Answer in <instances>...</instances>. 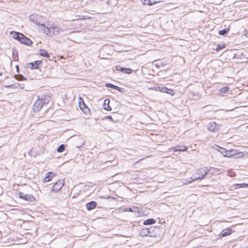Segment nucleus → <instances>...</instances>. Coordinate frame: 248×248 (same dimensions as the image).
Masks as SVG:
<instances>
[{"label": "nucleus", "instance_id": "4468645a", "mask_svg": "<svg viewBox=\"0 0 248 248\" xmlns=\"http://www.w3.org/2000/svg\"><path fill=\"white\" fill-rule=\"evenodd\" d=\"M105 86L107 88H112V89H115V90H117L118 91H119L120 92H122L123 93L124 92V88H122L121 87H120L117 85H114V84H112L111 83H107L105 84Z\"/></svg>", "mask_w": 248, "mask_h": 248}, {"label": "nucleus", "instance_id": "b1692460", "mask_svg": "<svg viewBox=\"0 0 248 248\" xmlns=\"http://www.w3.org/2000/svg\"><path fill=\"white\" fill-rule=\"evenodd\" d=\"M141 1L143 4L148 5H153L159 2V1H152V0H141Z\"/></svg>", "mask_w": 248, "mask_h": 248}, {"label": "nucleus", "instance_id": "7c9ffc66", "mask_svg": "<svg viewBox=\"0 0 248 248\" xmlns=\"http://www.w3.org/2000/svg\"><path fill=\"white\" fill-rule=\"evenodd\" d=\"M235 186L236 188H248V184L247 183H242V184H235Z\"/></svg>", "mask_w": 248, "mask_h": 248}, {"label": "nucleus", "instance_id": "2f4dec72", "mask_svg": "<svg viewBox=\"0 0 248 248\" xmlns=\"http://www.w3.org/2000/svg\"><path fill=\"white\" fill-rule=\"evenodd\" d=\"M229 89V88L228 86L223 87V88H220L219 90V93L220 94L225 93L228 91Z\"/></svg>", "mask_w": 248, "mask_h": 248}, {"label": "nucleus", "instance_id": "6ab92c4d", "mask_svg": "<svg viewBox=\"0 0 248 248\" xmlns=\"http://www.w3.org/2000/svg\"><path fill=\"white\" fill-rule=\"evenodd\" d=\"M232 232V229L230 228H227L222 231L220 233L221 237H224L230 235Z\"/></svg>", "mask_w": 248, "mask_h": 248}, {"label": "nucleus", "instance_id": "cd10ccee", "mask_svg": "<svg viewBox=\"0 0 248 248\" xmlns=\"http://www.w3.org/2000/svg\"><path fill=\"white\" fill-rule=\"evenodd\" d=\"M230 31L229 28H225L223 30H220L218 31V34L221 36H225L228 34Z\"/></svg>", "mask_w": 248, "mask_h": 248}, {"label": "nucleus", "instance_id": "f8f14e48", "mask_svg": "<svg viewBox=\"0 0 248 248\" xmlns=\"http://www.w3.org/2000/svg\"><path fill=\"white\" fill-rule=\"evenodd\" d=\"M39 97H40L44 106L48 104L51 100V97L47 94L42 95L39 96Z\"/></svg>", "mask_w": 248, "mask_h": 248}, {"label": "nucleus", "instance_id": "c9c22d12", "mask_svg": "<svg viewBox=\"0 0 248 248\" xmlns=\"http://www.w3.org/2000/svg\"><path fill=\"white\" fill-rule=\"evenodd\" d=\"M225 47H226V45L224 44H222V45H221L220 44H218L217 46L216 47L215 50L217 51H219L221 50L222 49L224 48Z\"/></svg>", "mask_w": 248, "mask_h": 248}, {"label": "nucleus", "instance_id": "aec40b11", "mask_svg": "<svg viewBox=\"0 0 248 248\" xmlns=\"http://www.w3.org/2000/svg\"><path fill=\"white\" fill-rule=\"evenodd\" d=\"M109 102L110 100L108 99H105L104 101V108L107 111H110L111 110V108L109 105Z\"/></svg>", "mask_w": 248, "mask_h": 248}, {"label": "nucleus", "instance_id": "f3484780", "mask_svg": "<svg viewBox=\"0 0 248 248\" xmlns=\"http://www.w3.org/2000/svg\"><path fill=\"white\" fill-rule=\"evenodd\" d=\"M188 147L186 145H177L174 148V152H184L187 150Z\"/></svg>", "mask_w": 248, "mask_h": 248}, {"label": "nucleus", "instance_id": "473e14b6", "mask_svg": "<svg viewBox=\"0 0 248 248\" xmlns=\"http://www.w3.org/2000/svg\"><path fill=\"white\" fill-rule=\"evenodd\" d=\"M21 35H22L21 33L17 32H14L13 36V38L19 41Z\"/></svg>", "mask_w": 248, "mask_h": 248}, {"label": "nucleus", "instance_id": "ea45409f", "mask_svg": "<svg viewBox=\"0 0 248 248\" xmlns=\"http://www.w3.org/2000/svg\"><path fill=\"white\" fill-rule=\"evenodd\" d=\"M84 16H80V15H79V16H77L76 17H78V19H83L82 18V17Z\"/></svg>", "mask_w": 248, "mask_h": 248}, {"label": "nucleus", "instance_id": "ddd939ff", "mask_svg": "<svg viewBox=\"0 0 248 248\" xmlns=\"http://www.w3.org/2000/svg\"><path fill=\"white\" fill-rule=\"evenodd\" d=\"M97 203L94 201H92L86 203V206L87 210L91 211L94 209L97 206Z\"/></svg>", "mask_w": 248, "mask_h": 248}, {"label": "nucleus", "instance_id": "393cba45", "mask_svg": "<svg viewBox=\"0 0 248 248\" xmlns=\"http://www.w3.org/2000/svg\"><path fill=\"white\" fill-rule=\"evenodd\" d=\"M51 29L52 35H58L60 32V29L57 26L51 27Z\"/></svg>", "mask_w": 248, "mask_h": 248}, {"label": "nucleus", "instance_id": "20e7f679", "mask_svg": "<svg viewBox=\"0 0 248 248\" xmlns=\"http://www.w3.org/2000/svg\"><path fill=\"white\" fill-rule=\"evenodd\" d=\"M79 107L83 112L86 114H89L90 109L88 108L87 105L84 102L83 100L81 97L79 98Z\"/></svg>", "mask_w": 248, "mask_h": 248}, {"label": "nucleus", "instance_id": "0eeeda50", "mask_svg": "<svg viewBox=\"0 0 248 248\" xmlns=\"http://www.w3.org/2000/svg\"><path fill=\"white\" fill-rule=\"evenodd\" d=\"M19 41L21 43L28 46H31L32 44L31 40L22 33L21 35Z\"/></svg>", "mask_w": 248, "mask_h": 248}, {"label": "nucleus", "instance_id": "de8ad7c7", "mask_svg": "<svg viewBox=\"0 0 248 248\" xmlns=\"http://www.w3.org/2000/svg\"><path fill=\"white\" fill-rule=\"evenodd\" d=\"M246 35L248 37V33Z\"/></svg>", "mask_w": 248, "mask_h": 248}, {"label": "nucleus", "instance_id": "7ed1b4c3", "mask_svg": "<svg viewBox=\"0 0 248 248\" xmlns=\"http://www.w3.org/2000/svg\"><path fill=\"white\" fill-rule=\"evenodd\" d=\"M44 105L40 98V97H38L37 100L35 102L33 107V110L34 112H37L43 108Z\"/></svg>", "mask_w": 248, "mask_h": 248}, {"label": "nucleus", "instance_id": "c85d7f7f", "mask_svg": "<svg viewBox=\"0 0 248 248\" xmlns=\"http://www.w3.org/2000/svg\"><path fill=\"white\" fill-rule=\"evenodd\" d=\"M148 231V228H143L140 231V235L142 237L149 236Z\"/></svg>", "mask_w": 248, "mask_h": 248}, {"label": "nucleus", "instance_id": "72a5a7b5", "mask_svg": "<svg viewBox=\"0 0 248 248\" xmlns=\"http://www.w3.org/2000/svg\"><path fill=\"white\" fill-rule=\"evenodd\" d=\"M65 145L64 144L60 145L57 148V151L59 153H62L65 149Z\"/></svg>", "mask_w": 248, "mask_h": 248}, {"label": "nucleus", "instance_id": "423d86ee", "mask_svg": "<svg viewBox=\"0 0 248 248\" xmlns=\"http://www.w3.org/2000/svg\"><path fill=\"white\" fill-rule=\"evenodd\" d=\"M219 125L215 122H210L207 125L208 130L212 132H216V130L218 131L219 130Z\"/></svg>", "mask_w": 248, "mask_h": 248}, {"label": "nucleus", "instance_id": "a19ab883", "mask_svg": "<svg viewBox=\"0 0 248 248\" xmlns=\"http://www.w3.org/2000/svg\"><path fill=\"white\" fill-rule=\"evenodd\" d=\"M82 18L84 19H90V17L88 16H84L82 17Z\"/></svg>", "mask_w": 248, "mask_h": 248}, {"label": "nucleus", "instance_id": "37998d69", "mask_svg": "<svg viewBox=\"0 0 248 248\" xmlns=\"http://www.w3.org/2000/svg\"><path fill=\"white\" fill-rule=\"evenodd\" d=\"M16 71L18 73L19 72V67L18 65L16 66Z\"/></svg>", "mask_w": 248, "mask_h": 248}, {"label": "nucleus", "instance_id": "a18cd8bd", "mask_svg": "<svg viewBox=\"0 0 248 248\" xmlns=\"http://www.w3.org/2000/svg\"><path fill=\"white\" fill-rule=\"evenodd\" d=\"M187 180H192V177H190L189 179H188Z\"/></svg>", "mask_w": 248, "mask_h": 248}, {"label": "nucleus", "instance_id": "6e6552de", "mask_svg": "<svg viewBox=\"0 0 248 248\" xmlns=\"http://www.w3.org/2000/svg\"><path fill=\"white\" fill-rule=\"evenodd\" d=\"M39 30L43 31V33L46 34L47 35L51 36L52 32H51V27L48 28L45 26V24H40V26L39 27Z\"/></svg>", "mask_w": 248, "mask_h": 248}, {"label": "nucleus", "instance_id": "a211bd4d", "mask_svg": "<svg viewBox=\"0 0 248 248\" xmlns=\"http://www.w3.org/2000/svg\"><path fill=\"white\" fill-rule=\"evenodd\" d=\"M55 175L54 173L52 171L47 172L46 173V177L44 179V181L45 182H47L51 181L53 177Z\"/></svg>", "mask_w": 248, "mask_h": 248}, {"label": "nucleus", "instance_id": "9d476101", "mask_svg": "<svg viewBox=\"0 0 248 248\" xmlns=\"http://www.w3.org/2000/svg\"><path fill=\"white\" fill-rule=\"evenodd\" d=\"M153 89L155 91H159L161 93H168L169 94H171L170 92H173L172 90L169 89L165 87L155 86L153 88Z\"/></svg>", "mask_w": 248, "mask_h": 248}, {"label": "nucleus", "instance_id": "49530a36", "mask_svg": "<svg viewBox=\"0 0 248 248\" xmlns=\"http://www.w3.org/2000/svg\"><path fill=\"white\" fill-rule=\"evenodd\" d=\"M2 73L0 72V76H1Z\"/></svg>", "mask_w": 248, "mask_h": 248}, {"label": "nucleus", "instance_id": "e433bc0d", "mask_svg": "<svg viewBox=\"0 0 248 248\" xmlns=\"http://www.w3.org/2000/svg\"><path fill=\"white\" fill-rule=\"evenodd\" d=\"M34 16H30V17H29L30 20L31 21L33 22L34 23H35V24L39 25V27H40V24H41L40 23V22H38L37 20H34Z\"/></svg>", "mask_w": 248, "mask_h": 248}, {"label": "nucleus", "instance_id": "412c9836", "mask_svg": "<svg viewBox=\"0 0 248 248\" xmlns=\"http://www.w3.org/2000/svg\"><path fill=\"white\" fill-rule=\"evenodd\" d=\"M237 151L236 149H230L228 150V153L227 154H225V155L226 157H234V155H236V152Z\"/></svg>", "mask_w": 248, "mask_h": 248}, {"label": "nucleus", "instance_id": "bb28decb", "mask_svg": "<svg viewBox=\"0 0 248 248\" xmlns=\"http://www.w3.org/2000/svg\"><path fill=\"white\" fill-rule=\"evenodd\" d=\"M12 53L14 61H17L18 60V52L15 47L12 48Z\"/></svg>", "mask_w": 248, "mask_h": 248}, {"label": "nucleus", "instance_id": "c756f323", "mask_svg": "<svg viewBox=\"0 0 248 248\" xmlns=\"http://www.w3.org/2000/svg\"><path fill=\"white\" fill-rule=\"evenodd\" d=\"M166 65V63L164 61H159L156 63H155V65L158 68H160L161 67H163Z\"/></svg>", "mask_w": 248, "mask_h": 248}, {"label": "nucleus", "instance_id": "09e8293b", "mask_svg": "<svg viewBox=\"0 0 248 248\" xmlns=\"http://www.w3.org/2000/svg\"><path fill=\"white\" fill-rule=\"evenodd\" d=\"M247 128H248V125H247Z\"/></svg>", "mask_w": 248, "mask_h": 248}, {"label": "nucleus", "instance_id": "1a4fd4ad", "mask_svg": "<svg viewBox=\"0 0 248 248\" xmlns=\"http://www.w3.org/2000/svg\"><path fill=\"white\" fill-rule=\"evenodd\" d=\"M159 230L158 227L155 226H151L148 228V231L149 233V236L151 237H156L157 235L158 231Z\"/></svg>", "mask_w": 248, "mask_h": 248}, {"label": "nucleus", "instance_id": "f257e3e1", "mask_svg": "<svg viewBox=\"0 0 248 248\" xmlns=\"http://www.w3.org/2000/svg\"><path fill=\"white\" fill-rule=\"evenodd\" d=\"M19 198L23 199L26 201L30 202H34L35 199L31 194H26L22 192H19Z\"/></svg>", "mask_w": 248, "mask_h": 248}, {"label": "nucleus", "instance_id": "f704fd0d", "mask_svg": "<svg viewBox=\"0 0 248 248\" xmlns=\"http://www.w3.org/2000/svg\"><path fill=\"white\" fill-rule=\"evenodd\" d=\"M244 155V154L243 152H238V151L236 152V155H234V158H239L242 157Z\"/></svg>", "mask_w": 248, "mask_h": 248}, {"label": "nucleus", "instance_id": "a878e982", "mask_svg": "<svg viewBox=\"0 0 248 248\" xmlns=\"http://www.w3.org/2000/svg\"><path fill=\"white\" fill-rule=\"evenodd\" d=\"M124 211L125 212H138L139 213L138 208L136 207L125 208Z\"/></svg>", "mask_w": 248, "mask_h": 248}, {"label": "nucleus", "instance_id": "f03ea898", "mask_svg": "<svg viewBox=\"0 0 248 248\" xmlns=\"http://www.w3.org/2000/svg\"><path fill=\"white\" fill-rule=\"evenodd\" d=\"M42 61L36 60L28 64V67L30 68L31 69H39L41 68V64Z\"/></svg>", "mask_w": 248, "mask_h": 248}, {"label": "nucleus", "instance_id": "4c0bfd02", "mask_svg": "<svg viewBox=\"0 0 248 248\" xmlns=\"http://www.w3.org/2000/svg\"><path fill=\"white\" fill-rule=\"evenodd\" d=\"M207 170L206 169H199L197 171V173L200 175L202 176V174H204V170Z\"/></svg>", "mask_w": 248, "mask_h": 248}, {"label": "nucleus", "instance_id": "4be33fe9", "mask_svg": "<svg viewBox=\"0 0 248 248\" xmlns=\"http://www.w3.org/2000/svg\"><path fill=\"white\" fill-rule=\"evenodd\" d=\"M156 221L152 218H148L144 220L143 222L144 225H151L155 224Z\"/></svg>", "mask_w": 248, "mask_h": 248}, {"label": "nucleus", "instance_id": "58836bf2", "mask_svg": "<svg viewBox=\"0 0 248 248\" xmlns=\"http://www.w3.org/2000/svg\"><path fill=\"white\" fill-rule=\"evenodd\" d=\"M105 119H107V120H108L109 121H111L112 122H114L113 120V118L112 117H111V116L110 115H108V116H106L105 117Z\"/></svg>", "mask_w": 248, "mask_h": 248}, {"label": "nucleus", "instance_id": "39448f33", "mask_svg": "<svg viewBox=\"0 0 248 248\" xmlns=\"http://www.w3.org/2000/svg\"><path fill=\"white\" fill-rule=\"evenodd\" d=\"M63 184L64 182L62 180H57L56 182L53 184L52 190L54 192H57L62 188Z\"/></svg>", "mask_w": 248, "mask_h": 248}, {"label": "nucleus", "instance_id": "79ce46f5", "mask_svg": "<svg viewBox=\"0 0 248 248\" xmlns=\"http://www.w3.org/2000/svg\"><path fill=\"white\" fill-rule=\"evenodd\" d=\"M235 58H236L237 59L240 58V55L238 57H237V55L236 54H234L233 59H234Z\"/></svg>", "mask_w": 248, "mask_h": 248}, {"label": "nucleus", "instance_id": "5701e85b", "mask_svg": "<svg viewBox=\"0 0 248 248\" xmlns=\"http://www.w3.org/2000/svg\"><path fill=\"white\" fill-rule=\"evenodd\" d=\"M40 55L43 57H44L46 58H49L50 56V54L48 53V52L44 49H41L40 50Z\"/></svg>", "mask_w": 248, "mask_h": 248}, {"label": "nucleus", "instance_id": "9b49d317", "mask_svg": "<svg viewBox=\"0 0 248 248\" xmlns=\"http://www.w3.org/2000/svg\"><path fill=\"white\" fill-rule=\"evenodd\" d=\"M115 68L117 71L125 74H130L132 72V70L131 68L123 67L120 65L116 66Z\"/></svg>", "mask_w": 248, "mask_h": 248}, {"label": "nucleus", "instance_id": "dca6fc26", "mask_svg": "<svg viewBox=\"0 0 248 248\" xmlns=\"http://www.w3.org/2000/svg\"><path fill=\"white\" fill-rule=\"evenodd\" d=\"M216 150H217L219 152L221 153L224 157H226L225 154L228 153V150L224 148L220 147L217 145H215L213 147Z\"/></svg>", "mask_w": 248, "mask_h": 248}, {"label": "nucleus", "instance_id": "2eb2a0df", "mask_svg": "<svg viewBox=\"0 0 248 248\" xmlns=\"http://www.w3.org/2000/svg\"><path fill=\"white\" fill-rule=\"evenodd\" d=\"M209 171V170H204V174H202V176H199V177H196L195 176H192V180H188V181L187 182L188 183H191L193 181H195V180H201L204 177V176L208 174Z\"/></svg>", "mask_w": 248, "mask_h": 248}, {"label": "nucleus", "instance_id": "c03bdc74", "mask_svg": "<svg viewBox=\"0 0 248 248\" xmlns=\"http://www.w3.org/2000/svg\"><path fill=\"white\" fill-rule=\"evenodd\" d=\"M152 1H159V2H161V1H160V0H157V1H156V0H152Z\"/></svg>", "mask_w": 248, "mask_h": 248}]
</instances>
